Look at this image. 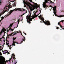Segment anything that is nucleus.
<instances>
[{
    "mask_svg": "<svg viewBox=\"0 0 64 64\" xmlns=\"http://www.w3.org/2000/svg\"><path fill=\"white\" fill-rule=\"evenodd\" d=\"M60 22H58V25H60Z\"/></svg>",
    "mask_w": 64,
    "mask_h": 64,
    "instance_id": "30",
    "label": "nucleus"
},
{
    "mask_svg": "<svg viewBox=\"0 0 64 64\" xmlns=\"http://www.w3.org/2000/svg\"><path fill=\"white\" fill-rule=\"evenodd\" d=\"M18 32H20V33H21V31L20 30V31H18Z\"/></svg>",
    "mask_w": 64,
    "mask_h": 64,
    "instance_id": "26",
    "label": "nucleus"
},
{
    "mask_svg": "<svg viewBox=\"0 0 64 64\" xmlns=\"http://www.w3.org/2000/svg\"><path fill=\"white\" fill-rule=\"evenodd\" d=\"M12 25H13V24H10V27H11L12 26Z\"/></svg>",
    "mask_w": 64,
    "mask_h": 64,
    "instance_id": "21",
    "label": "nucleus"
},
{
    "mask_svg": "<svg viewBox=\"0 0 64 64\" xmlns=\"http://www.w3.org/2000/svg\"><path fill=\"white\" fill-rule=\"evenodd\" d=\"M8 52V50H4L3 52V54H6V53H7Z\"/></svg>",
    "mask_w": 64,
    "mask_h": 64,
    "instance_id": "14",
    "label": "nucleus"
},
{
    "mask_svg": "<svg viewBox=\"0 0 64 64\" xmlns=\"http://www.w3.org/2000/svg\"><path fill=\"white\" fill-rule=\"evenodd\" d=\"M2 63H3V62H2Z\"/></svg>",
    "mask_w": 64,
    "mask_h": 64,
    "instance_id": "51",
    "label": "nucleus"
},
{
    "mask_svg": "<svg viewBox=\"0 0 64 64\" xmlns=\"http://www.w3.org/2000/svg\"><path fill=\"white\" fill-rule=\"evenodd\" d=\"M2 51L3 52H3V50H2Z\"/></svg>",
    "mask_w": 64,
    "mask_h": 64,
    "instance_id": "47",
    "label": "nucleus"
},
{
    "mask_svg": "<svg viewBox=\"0 0 64 64\" xmlns=\"http://www.w3.org/2000/svg\"><path fill=\"white\" fill-rule=\"evenodd\" d=\"M10 28L12 30H10V32H11V31H12H12H13V30L12 29H11V27Z\"/></svg>",
    "mask_w": 64,
    "mask_h": 64,
    "instance_id": "23",
    "label": "nucleus"
},
{
    "mask_svg": "<svg viewBox=\"0 0 64 64\" xmlns=\"http://www.w3.org/2000/svg\"><path fill=\"white\" fill-rule=\"evenodd\" d=\"M24 7H26V6H24Z\"/></svg>",
    "mask_w": 64,
    "mask_h": 64,
    "instance_id": "40",
    "label": "nucleus"
},
{
    "mask_svg": "<svg viewBox=\"0 0 64 64\" xmlns=\"http://www.w3.org/2000/svg\"><path fill=\"white\" fill-rule=\"evenodd\" d=\"M5 58H4V62H5Z\"/></svg>",
    "mask_w": 64,
    "mask_h": 64,
    "instance_id": "28",
    "label": "nucleus"
},
{
    "mask_svg": "<svg viewBox=\"0 0 64 64\" xmlns=\"http://www.w3.org/2000/svg\"><path fill=\"white\" fill-rule=\"evenodd\" d=\"M56 29H59V27H57V28H56Z\"/></svg>",
    "mask_w": 64,
    "mask_h": 64,
    "instance_id": "35",
    "label": "nucleus"
},
{
    "mask_svg": "<svg viewBox=\"0 0 64 64\" xmlns=\"http://www.w3.org/2000/svg\"><path fill=\"white\" fill-rule=\"evenodd\" d=\"M8 54H10V53L8 52Z\"/></svg>",
    "mask_w": 64,
    "mask_h": 64,
    "instance_id": "37",
    "label": "nucleus"
},
{
    "mask_svg": "<svg viewBox=\"0 0 64 64\" xmlns=\"http://www.w3.org/2000/svg\"><path fill=\"white\" fill-rule=\"evenodd\" d=\"M29 16H30V17H32V16H31V14H30Z\"/></svg>",
    "mask_w": 64,
    "mask_h": 64,
    "instance_id": "38",
    "label": "nucleus"
},
{
    "mask_svg": "<svg viewBox=\"0 0 64 64\" xmlns=\"http://www.w3.org/2000/svg\"><path fill=\"white\" fill-rule=\"evenodd\" d=\"M42 16V15H41V14H40V16H38L39 18H40V20H42L43 22L47 26L50 25L51 24H50V22L48 20H46L45 22L44 21V18H43V17Z\"/></svg>",
    "mask_w": 64,
    "mask_h": 64,
    "instance_id": "2",
    "label": "nucleus"
},
{
    "mask_svg": "<svg viewBox=\"0 0 64 64\" xmlns=\"http://www.w3.org/2000/svg\"><path fill=\"white\" fill-rule=\"evenodd\" d=\"M12 56H11V58H10V60H6V62H5V64H6V62H8V61H10V60L12 59V58H13V59H14V63H16V64L17 62V61L15 60V59L16 58H15V54H12Z\"/></svg>",
    "mask_w": 64,
    "mask_h": 64,
    "instance_id": "5",
    "label": "nucleus"
},
{
    "mask_svg": "<svg viewBox=\"0 0 64 64\" xmlns=\"http://www.w3.org/2000/svg\"><path fill=\"white\" fill-rule=\"evenodd\" d=\"M26 19H27V22H28V23L29 24H30V23H31V22H30V21H28V19H27V18Z\"/></svg>",
    "mask_w": 64,
    "mask_h": 64,
    "instance_id": "17",
    "label": "nucleus"
},
{
    "mask_svg": "<svg viewBox=\"0 0 64 64\" xmlns=\"http://www.w3.org/2000/svg\"><path fill=\"white\" fill-rule=\"evenodd\" d=\"M14 0L13 1H12V2H14V1H16V0Z\"/></svg>",
    "mask_w": 64,
    "mask_h": 64,
    "instance_id": "24",
    "label": "nucleus"
},
{
    "mask_svg": "<svg viewBox=\"0 0 64 64\" xmlns=\"http://www.w3.org/2000/svg\"><path fill=\"white\" fill-rule=\"evenodd\" d=\"M27 17L28 18V20H29L30 19L31 17H32V16L30 17V16H27Z\"/></svg>",
    "mask_w": 64,
    "mask_h": 64,
    "instance_id": "15",
    "label": "nucleus"
},
{
    "mask_svg": "<svg viewBox=\"0 0 64 64\" xmlns=\"http://www.w3.org/2000/svg\"><path fill=\"white\" fill-rule=\"evenodd\" d=\"M2 38H4V42H5V40H4L5 39V37H4V36H3L2 38Z\"/></svg>",
    "mask_w": 64,
    "mask_h": 64,
    "instance_id": "19",
    "label": "nucleus"
},
{
    "mask_svg": "<svg viewBox=\"0 0 64 64\" xmlns=\"http://www.w3.org/2000/svg\"><path fill=\"white\" fill-rule=\"evenodd\" d=\"M50 7H52V8H53V7H52V6H51V5H50Z\"/></svg>",
    "mask_w": 64,
    "mask_h": 64,
    "instance_id": "33",
    "label": "nucleus"
},
{
    "mask_svg": "<svg viewBox=\"0 0 64 64\" xmlns=\"http://www.w3.org/2000/svg\"><path fill=\"white\" fill-rule=\"evenodd\" d=\"M0 4H1V2H0Z\"/></svg>",
    "mask_w": 64,
    "mask_h": 64,
    "instance_id": "49",
    "label": "nucleus"
},
{
    "mask_svg": "<svg viewBox=\"0 0 64 64\" xmlns=\"http://www.w3.org/2000/svg\"><path fill=\"white\" fill-rule=\"evenodd\" d=\"M4 36H5V34H4Z\"/></svg>",
    "mask_w": 64,
    "mask_h": 64,
    "instance_id": "48",
    "label": "nucleus"
},
{
    "mask_svg": "<svg viewBox=\"0 0 64 64\" xmlns=\"http://www.w3.org/2000/svg\"><path fill=\"white\" fill-rule=\"evenodd\" d=\"M9 5H7L6 6H5L4 7V10L2 12V13L0 14V17H1V15H2L3 14H4L5 12H8L9 10L8 9L7 7H8L9 8ZM1 22V20H0V23Z\"/></svg>",
    "mask_w": 64,
    "mask_h": 64,
    "instance_id": "3",
    "label": "nucleus"
},
{
    "mask_svg": "<svg viewBox=\"0 0 64 64\" xmlns=\"http://www.w3.org/2000/svg\"><path fill=\"white\" fill-rule=\"evenodd\" d=\"M29 0V1L30 0Z\"/></svg>",
    "mask_w": 64,
    "mask_h": 64,
    "instance_id": "50",
    "label": "nucleus"
},
{
    "mask_svg": "<svg viewBox=\"0 0 64 64\" xmlns=\"http://www.w3.org/2000/svg\"><path fill=\"white\" fill-rule=\"evenodd\" d=\"M16 3H14V6H16Z\"/></svg>",
    "mask_w": 64,
    "mask_h": 64,
    "instance_id": "25",
    "label": "nucleus"
},
{
    "mask_svg": "<svg viewBox=\"0 0 64 64\" xmlns=\"http://www.w3.org/2000/svg\"><path fill=\"white\" fill-rule=\"evenodd\" d=\"M39 10L40 11V13L38 14L37 15H36V13H35L34 14V15L35 16H34V15L33 16H32L33 18H30V20H32L33 19H34V18H35V17L36 18V17H37V16H38V15H39V14H40L41 13V10Z\"/></svg>",
    "mask_w": 64,
    "mask_h": 64,
    "instance_id": "8",
    "label": "nucleus"
},
{
    "mask_svg": "<svg viewBox=\"0 0 64 64\" xmlns=\"http://www.w3.org/2000/svg\"><path fill=\"white\" fill-rule=\"evenodd\" d=\"M23 15H24V14H23Z\"/></svg>",
    "mask_w": 64,
    "mask_h": 64,
    "instance_id": "46",
    "label": "nucleus"
},
{
    "mask_svg": "<svg viewBox=\"0 0 64 64\" xmlns=\"http://www.w3.org/2000/svg\"><path fill=\"white\" fill-rule=\"evenodd\" d=\"M60 26L61 28H62V29H63V27H64V26H63V27H62V26H61V25H60V24L59 25Z\"/></svg>",
    "mask_w": 64,
    "mask_h": 64,
    "instance_id": "20",
    "label": "nucleus"
},
{
    "mask_svg": "<svg viewBox=\"0 0 64 64\" xmlns=\"http://www.w3.org/2000/svg\"><path fill=\"white\" fill-rule=\"evenodd\" d=\"M29 1H30V2H32V3H33V2H32V0H30Z\"/></svg>",
    "mask_w": 64,
    "mask_h": 64,
    "instance_id": "27",
    "label": "nucleus"
},
{
    "mask_svg": "<svg viewBox=\"0 0 64 64\" xmlns=\"http://www.w3.org/2000/svg\"><path fill=\"white\" fill-rule=\"evenodd\" d=\"M6 44L7 45H8V47H9L10 48V49L11 50V48H12L11 47V46H12V45H10V46L8 44H9V43H8V44L6 43Z\"/></svg>",
    "mask_w": 64,
    "mask_h": 64,
    "instance_id": "13",
    "label": "nucleus"
},
{
    "mask_svg": "<svg viewBox=\"0 0 64 64\" xmlns=\"http://www.w3.org/2000/svg\"><path fill=\"white\" fill-rule=\"evenodd\" d=\"M64 20H62L60 22H64Z\"/></svg>",
    "mask_w": 64,
    "mask_h": 64,
    "instance_id": "36",
    "label": "nucleus"
},
{
    "mask_svg": "<svg viewBox=\"0 0 64 64\" xmlns=\"http://www.w3.org/2000/svg\"><path fill=\"white\" fill-rule=\"evenodd\" d=\"M13 41H12V42H13V43L12 44V46H15L16 45L15 44L16 43H17V44H18V42H16V41L15 40V39H16V38H13Z\"/></svg>",
    "mask_w": 64,
    "mask_h": 64,
    "instance_id": "9",
    "label": "nucleus"
},
{
    "mask_svg": "<svg viewBox=\"0 0 64 64\" xmlns=\"http://www.w3.org/2000/svg\"><path fill=\"white\" fill-rule=\"evenodd\" d=\"M2 38H0V41H2V40H1V39H2Z\"/></svg>",
    "mask_w": 64,
    "mask_h": 64,
    "instance_id": "34",
    "label": "nucleus"
},
{
    "mask_svg": "<svg viewBox=\"0 0 64 64\" xmlns=\"http://www.w3.org/2000/svg\"><path fill=\"white\" fill-rule=\"evenodd\" d=\"M23 10V11H25L26 10H25L23 8H16L15 9L11 10H10V12L8 13V14H7L5 16H4V17L3 16H2L1 18L2 19H3L4 18V17H7L8 16H9V15H11V13L15 10V11H17V10Z\"/></svg>",
    "mask_w": 64,
    "mask_h": 64,
    "instance_id": "1",
    "label": "nucleus"
},
{
    "mask_svg": "<svg viewBox=\"0 0 64 64\" xmlns=\"http://www.w3.org/2000/svg\"><path fill=\"white\" fill-rule=\"evenodd\" d=\"M25 4L26 5H28L29 4V3L28 2H26Z\"/></svg>",
    "mask_w": 64,
    "mask_h": 64,
    "instance_id": "18",
    "label": "nucleus"
},
{
    "mask_svg": "<svg viewBox=\"0 0 64 64\" xmlns=\"http://www.w3.org/2000/svg\"><path fill=\"white\" fill-rule=\"evenodd\" d=\"M56 6H55L53 8V10L54 11V12H53V13H54V14L55 16H57V17H60V18H61L62 17H64V16H62L61 15L60 16H58L57 15V14H56Z\"/></svg>",
    "mask_w": 64,
    "mask_h": 64,
    "instance_id": "6",
    "label": "nucleus"
},
{
    "mask_svg": "<svg viewBox=\"0 0 64 64\" xmlns=\"http://www.w3.org/2000/svg\"><path fill=\"white\" fill-rule=\"evenodd\" d=\"M20 11H21V10H20Z\"/></svg>",
    "mask_w": 64,
    "mask_h": 64,
    "instance_id": "54",
    "label": "nucleus"
},
{
    "mask_svg": "<svg viewBox=\"0 0 64 64\" xmlns=\"http://www.w3.org/2000/svg\"><path fill=\"white\" fill-rule=\"evenodd\" d=\"M64 28H63V29H64V27H63Z\"/></svg>",
    "mask_w": 64,
    "mask_h": 64,
    "instance_id": "43",
    "label": "nucleus"
},
{
    "mask_svg": "<svg viewBox=\"0 0 64 64\" xmlns=\"http://www.w3.org/2000/svg\"><path fill=\"white\" fill-rule=\"evenodd\" d=\"M14 64H16V63H14Z\"/></svg>",
    "mask_w": 64,
    "mask_h": 64,
    "instance_id": "45",
    "label": "nucleus"
},
{
    "mask_svg": "<svg viewBox=\"0 0 64 64\" xmlns=\"http://www.w3.org/2000/svg\"><path fill=\"white\" fill-rule=\"evenodd\" d=\"M53 16H54V15H53Z\"/></svg>",
    "mask_w": 64,
    "mask_h": 64,
    "instance_id": "52",
    "label": "nucleus"
},
{
    "mask_svg": "<svg viewBox=\"0 0 64 64\" xmlns=\"http://www.w3.org/2000/svg\"><path fill=\"white\" fill-rule=\"evenodd\" d=\"M13 33V32H12V33H11V34H9V36H11L12 35V34H13V33Z\"/></svg>",
    "mask_w": 64,
    "mask_h": 64,
    "instance_id": "22",
    "label": "nucleus"
},
{
    "mask_svg": "<svg viewBox=\"0 0 64 64\" xmlns=\"http://www.w3.org/2000/svg\"><path fill=\"white\" fill-rule=\"evenodd\" d=\"M22 35L23 37L22 38V41L21 42V43H22V42H23V41H25V37L24 36H23V35L22 34Z\"/></svg>",
    "mask_w": 64,
    "mask_h": 64,
    "instance_id": "12",
    "label": "nucleus"
},
{
    "mask_svg": "<svg viewBox=\"0 0 64 64\" xmlns=\"http://www.w3.org/2000/svg\"><path fill=\"white\" fill-rule=\"evenodd\" d=\"M3 49V48H2V49H1L0 48V51H1V50H2Z\"/></svg>",
    "mask_w": 64,
    "mask_h": 64,
    "instance_id": "39",
    "label": "nucleus"
},
{
    "mask_svg": "<svg viewBox=\"0 0 64 64\" xmlns=\"http://www.w3.org/2000/svg\"><path fill=\"white\" fill-rule=\"evenodd\" d=\"M9 30L8 29V30H6V31H7V32H9Z\"/></svg>",
    "mask_w": 64,
    "mask_h": 64,
    "instance_id": "32",
    "label": "nucleus"
},
{
    "mask_svg": "<svg viewBox=\"0 0 64 64\" xmlns=\"http://www.w3.org/2000/svg\"><path fill=\"white\" fill-rule=\"evenodd\" d=\"M29 20L30 21H32V20H30H30Z\"/></svg>",
    "mask_w": 64,
    "mask_h": 64,
    "instance_id": "29",
    "label": "nucleus"
},
{
    "mask_svg": "<svg viewBox=\"0 0 64 64\" xmlns=\"http://www.w3.org/2000/svg\"><path fill=\"white\" fill-rule=\"evenodd\" d=\"M62 12H64V11H63Z\"/></svg>",
    "mask_w": 64,
    "mask_h": 64,
    "instance_id": "44",
    "label": "nucleus"
},
{
    "mask_svg": "<svg viewBox=\"0 0 64 64\" xmlns=\"http://www.w3.org/2000/svg\"><path fill=\"white\" fill-rule=\"evenodd\" d=\"M8 43H9L8 42Z\"/></svg>",
    "mask_w": 64,
    "mask_h": 64,
    "instance_id": "53",
    "label": "nucleus"
},
{
    "mask_svg": "<svg viewBox=\"0 0 64 64\" xmlns=\"http://www.w3.org/2000/svg\"><path fill=\"white\" fill-rule=\"evenodd\" d=\"M12 63H13V60H12Z\"/></svg>",
    "mask_w": 64,
    "mask_h": 64,
    "instance_id": "42",
    "label": "nucleus"
},
{
    "mask_svg": "<svg viewBox=\"0 0 64 64\" xmlns=\"http://www.w3.org/2000/svg\"><path fill=\"white\" fill-rule=\"evenodd\" d=\"M2 55V54L1 53V52H0V55Z\"/></svg>",
    "mask_w": 64,
    "mask_h": 64,
    "instance_id": "31",
    "label": "nucleus"
},
{
    "mask_svg": "<svg viewBox=\"0 0 64 64\" xmlns=\"http://www.w3.org/2000/svg\"><path fill=\"white\" fill-rule=\"evenodd\" d=\"M6 31V30H3V29L2 30V31L1 32H0V35H1L3 32H4V34H5V33H6V32H4V31Z\"/></svg>",
    "mask_w": 64,
    "mask_h": 64,
    "instance_id": "10",
    "label": "nucleus"
},
{
    "mask_svg": "<svg viewBox=\"0 0 64 64\" xmlns=\"http://www.w3.org/2000/svg\"><path fill=\"white\" fill-rule=\"evenodd\" d=\"M20 19H19L18 20V25H17V27H16V28H17V27H18V24L19 23V22H20Z\"/></svg>",
    "mask_w": 64,
    "mask_h": 64,
    "instance_id": "16",
    "label": "nucleus"
},
{
    "mask_svg": "<svg viewBox=\"0 0 64 64\" xmlns=\"http://www.w3.org/2000/svg\"><path fill=\"white\" fill-rule=\"evenodd\" d=\"M20 33V32H19L17 31H16V32H14L12 33V34H14L13 35H12V36H13L14 35H16L17 33Z\"/></svg>",
    "mask_w": 64,
    "mask_h": 64,
    "instance_id": "11",
    "label": "nucleus"
},
{
    "mask_svg": "<svg viewBox=\"0 0 64 64\" xmlns=\"http://www.w3.org/2000/svg\"><path fill=\"white\" fill-rule=\"evenodd\" d=\"M50 1V2L51 3H53V2L50 0H45V2H44V4L43 5V6L44 8H46L47 5L45 4L48 3V1Z\"/></svg>",
    "mask_w": 64,
    "mask_h": 64,
    "instance_id": "7",
    "label": "nucleus"
},
{
    "mask_svg": "<svg viewBox=\"0 0 64 64\" xmlns=\"http://www.w3.org/2000/svg\"><path fill=\"white\" fill-rule=\"evenodd\" d=\"M24 34H25V35H26V34L25 33Z\"/></svg>",
    "mask_w": 64,
    "mask_h": 64,
    "instance_id": "41",
    "label": "nucleus"
},
{
    "mask_svg": "<svg viewBox=\"0 0 64 64\" xmlns=\"http://www.w3.org/2000/svg\"><path fill=\"white\" fill-rule=\"evenodd\" d=\"M33 3L34 6L32 8H30V10L31 13V12H32V11H33L35 9V8H36V9H37V8H38V7L40 8V6H38L37 3H35L34 2H33Z\"/></svg>",
    "mask_w": 64,
    "mask_h": 64,
    "instance_id": "4",
    "label": "nucleus"
}]
</instances>
